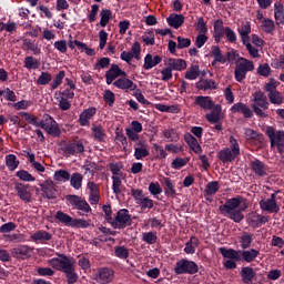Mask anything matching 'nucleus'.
I'll use <instances>...</instances> for the list:
<instances>
[{
    "mask_svg": "<svg viewBox=\"0 0 284 284\" xmlns=\"http://www.w3.org/2000/svg\"><path fill=\"white\" fill-rule=\"evenodd\" d=\"M220 254L223 258H227L223 262L225 270H236V263L243 261L244 263H254L258 258L261 251L256 248H242L234 250L222 246L219 248Z\"/></svg>",
    "mask_w": 284,
    "mask_h": 284,
    "instance_id": "obj_1",
    "label": "nucleus"
},
{
    "mask_svg": "<svg viewBox=\"0 0 284 284\" xmlns=\"http://www.w3.org/2000/svg\"><path fill=\"white\" fill-rule=\"evenodd\" d=\"M247 207H250L247 200L237 195L235 197L227 199L223 205L219 206V210L221 214L226 219H230V221H233V223H241L245 219L243 212H245Z\"/></svg>",
    "mask_w": 284,
    "mask_h": 284,
    "instance_id": "obj_2",
    "label": "nucleus"
},
{
    "mask_svg": "<svg viewBox=\"0 0 284 284\" xmlns=\"http://www.w3.org/2000/svg\"><path fill=\"white\" fill-rule=\"evenodd\" d=\"M194 105H197L201 108V110H211V112L205 115V119L209 123H216V121L220 119L221 110H223V106H221V104L214 103L212 97L210 95L195 97Z\"/></svg>",
    "mask_w": 284,
    "mask_h": 284,
    "instance_id": "obj_3",
    "label": "nucleus"
},
{
    "mask_svg": "<svg viewBox=\"0 0 284 284\" xmlns=\"http://www.w3.org/2000/svg\"><path fill=\"white\" fill-rule=\"evenodd\" d=\"M230 143L231 149L225 148L217 153V159L223 163H234V161H236L237 156L241 154V146L234 136L230 138Z\"/></svg>",
    "mask_w": 284,
    "mask_h": 284,
    "instance_id": "obj_4",
    "label": "nucleus"
},
{
    "mask_svg": "<svg viewBox=\"0 0 284 284\" xmlns=\"http://www.w3.org/2000/svg\"><path fill=\"white\" fill-rule=\"evenodd\" d=\"M247 72H254V62L245 58H240L234 69V79L237 83H243L247 77Z\"/></svg>",
    "mask_w": 284,
    "mask_h": 284,
    "instance_id": "obj_5",
    "label": "nucleus"
},
{
    "mask_svg": "<svg viewBox=\"0 0 284 284\" xmlns=\"http://www.w3.org/2000/svg\"><path fill=\"white\" fill-rule=\"evenodd\" d=\"M253 111L256 114V116H260L261 119H265L267 114H265V111L270 108V102H267V95L263 91H256L253 94Z\"/></svg>",
    "mask_w": 284,
    "mask_h": 284,
    "instance_id": "obj_6",
    "label": "nucleus"
},
{
    "mask_svg": "<svg viewBox=\"0 0 284 284\" xmlns=\"http://www.w3.org/2000/svg\"><path fill=\"white\" fill-rule=\"evenodd\" d=\"M132 225V215L128 209H120L111 222L113 230H125Z\"/></svg>",
    "mask_w": 284,
    "mask_h": 284,
    "instance_id": "obj_7",
    "label": "nucleus"
},
{
    "mask_svg": "<svg viewBox=\"0 0 284 284\" xmlns=\"http://www.w3.org/2000/svg\"><path fill=\"white\" fill-rule=\"evenodd\" d=\"M58 257H53L49 260V265H52L54 270H58V272H68L74 267L75 262L71 261L68 255L63 253H57Z\"/></svg>",
    "mask_w": 284,
    "mask_h": 284,
    "instance_id": "obj_8",
    "label": "nucleus"
},
{
    "mask_svg": "<svg viewBox=\"0 0 284 284\" xmlns=\"http://www.w3.org/2000/svg\"><path fill=\"white\" fill-rule=\"evenodd\" d=\"M174 274L178 276L182 274H199V264L192 260L182 258L175 263Z\"/></svg>",
    "mask_w": 284,
    "mask_h": 284,
    "instance_id": "obj_9",
    "label": "nucleus"
},
{
    "mask_svg": "<svg viewBox=\"0 0 284 284\" xmlns=\"http://www.w3.org/2000/svg\"><path fill=\"white\" fill-rule=\"evenodd\" d=\"M260 209L262 212H268V214H278L281 212V205L276 201V193L271 194L270 199L261 200Z\"/></svg>",
    "mask_w": 284,
    "mask_h": 284,
    "instance_id": "obj_10",
    "label": "nucleus"
},
{
    "mask_svg": "<svg viewBox=\"0 0 284 284\" xmlns=\"http://www.w3.org/2000/svg\"><path fill=\"white\" fill-rule=\"evenodd\" d=\"M93 280L98 284H109L114 281V270L110 267H100L93 275Z\"/></svg>",
    "mask_w": 284,
    "mask_h": 284,
    "instance_id": "obj_11",
    "label": "nucleus"
},
{
    "mask_svg": "<svg viewBox=\"0 0 284 284\" xmlns=\"http://www.w3.org/2000/svg\"><path fill=\"white\" fill-rule=\"evenodd\" d=\"M65 199L75 210H80V212H83L84 214L92 212V207H90V204L85 199L79 195H67Z\"/></svg>",
    "mask_w": 284,
    "mask_h": 284,
    "instance_id": "obj_12",
    "label": "nucleus"
},
{
    "mask_svg": "<svg viewBox=\"0 0 284 284\" xmlns=\"http://www.w3.org/2000/svg\"><path fill=\"white\" fill-rule=\"evenodd\" d=\"M61 151L69 156H74V154H83L85 152V146L83 142H62Z\"/></svg>",
    "mask_w": 284,
    "mask_h": 284,
    "instance_id": "obj_13",
    "label": "nucleus"
},
{
    "mask_svg": "<svg viewBox=\"0 0 284 284\" xmlns=\"http://www.w3.org/2000/svg\"><path fill=\"white\" fill-rule=\"evenodd\" d=\"M119 77H128L125 71L121 70L118 64H112L110 70L105 72V82L106 85H112Z\"/></svg>",
    "mask_w": 284,
    "mask_h": 284,
    "instance_id": "obj_14",
    "label": "nucleus"
},
{
    "mask_svg": "<svg viewBox=\"0 0 284 284\" xmlns=\"http://www.w3.org/2000/svg\"><path fill=\"white\" fill-rule=\"evenodd\" d=\"M41 192L43 199H57V184L53 181L47 180L43 183H40Z\"/></svg>",
    "mask_w": 284,
    "mask_h": 284,
    "instance_id": "obj_15",
    "label": "nucleus"
},
{
    "mask_svg": "<svg viewBox=\"0 0 284 284\" xmlns=\"http://www.w3.org/2000/svg\"><path fill=\"white\" fill-rule=\"evenodd\" d=\"M114 88H118L119 90H123L124 92H134L136 90L138 85L132 80L122 77L113 82Z\"/></svg>",
    "mask_w": 284,
    "mask_h": 284,
    "instance_id": "obj_16",
    "label": "nucleus"
},
{
    "mask_svg": "<svg viewBox=\"0 0 284 284\" xmlns=\"http://www.w3.org/2000/svg\"><path fill=\"white\" fill-rule=\"evenodd\" d=\"M16 192L18 196L24 203H32V193L30 192V184L17 183L16 184Z\"/></svg>",
    "mask_w": 284,
    "mask_h": 284,
    "instance_id": "obj_17",
    "label": "nucleus"
},
{
    "mask_svg": "<svg viewBox=\"0 0 284 284\" xmlns=\"http://www.w3.org/2000/svg\"><path fill=\"white\" fill-rule=\"evenodd\" d=\"M266 136H268L271 141V148H274V145L278 143H284V131H276L274 126H267Z\"/></svg>",
    "mask_w": 284,
    "mask_h": 284,
    "instance_id": "obj_18",
    "label": "nucleus"
},
{
    "mask_svg": "<svg viewBox=\"0 0 284 284\" xmlns=\"http://www.w3.org/2000/svg\"><path fill=\"white\" fill-rule=\"evenodd\" d=\"M231 112H233V114H243L244 119H252L254 116L252 109H250L247 104L243 102H237L232 105Z\"/></svg>",
    "mask_w": 284,
    "mask_h": 284,
    "instance_id": "obj_19",
    "label": "nucleus"
},
{
    "mask_svg": "<svg viewBox=\"0 0 284 284\" xmlns=\"http://www.w3.org/2000/svg\"><path fill=\"white\" fill-rule=\"evenodd\" d=\"M11 254L13 258H21V261H26V258H30V256H32V248L28 245H20L12 248Z\"/></svg>",
    "mask_w": 284,
    "mask_h": 284,
    "instance_id": "obj_20",
    "label": "nucleus"
},
{
    "mask_svg": "<svg viewBox=\"0 0 284 284\" xmlns=\"http://www.w3.org/2000/svg\"><path fill=\"white\" fill-rule=\"evenodd\" d=\"M247 221H248V225H251V227H254V230H256V227H261V225H265V223H268L270 216H265L257 213H251L248 215Z\"/></svg>",
    "mask_w": 284,
    "mask_h": 284,
    "instance_id": "obj_21",
    "label": "nucleus"
},
{
    "mask_svg": "<svg viewBox=\"0 0 284 284\" xmlns=\"http://www.w3.org/2000/svg\"><path fill=\"white\" fill-rule=\"evenodd\" d=\"M240 276L242 278V283L253 284L256 278V271H254L252 266H243L241 268Z\"/></svg>",
    "mask_w": 284,
    "mask_h": 284,
    "instance_id": "obj_22",
    "label": "nucleus"
},
{
    "mask_svg": "<svg viewBox=\"0 0 284 284\" xmlns=\"http://www.w3.org/2000/svg\"><path fill=\"white\" fill-rule=\"evenodd\" d=\"M94 114H97V108L94 106H90L88 109H85L79 116L78 123L82 126L85 128L88 125H90V120L92 119V116H94Z\"/></svg>",
    "mask_w": 284,
    "mask_h": 284,
    "instance_id": "obj_23",
    "label": "nucleus"
},
{
    "mask_svg": "<svg viewBox=\"0 0 284 284\" xmlns=\"http://www.w3.org/2000/svg\"><path fill=\"white\" fill-rule=\"evenodd\" d=\"M251 169L256 174V176H267V165H265V162L255 159L251 162Z\"/></svg>",
    "mask_w": 284,
    "mask_h": 284,
    "instance_id": "obj_24",
    "label": "nucleus"
},
{
    "mask_svg": "<svg viewBox=\"0 0 284 284\" xmlns=\"http://www.w3.org/2000/svg\"><path fill=\"white\" fill-rule=\"evenodd\" d=\"M168 65L172 71L175 70L176 72H183V70L187 69V62L180 58H169Z\"/></svg>",
    "mask_w": 284,
    "mask_h": 284,
    "instance_id": "obj_25",
    "label": "nucleus"
},
{
    "mask_svg": "<svg viewBox=\"0 0 284 284\" xmlns=\"http://www.w3.org/2000/svg\"><path fill=\"white\" fill-rule=\"evenodd\" d=\"M166 22L169 23L170 28H174V30H179L181 26L185 23V17L183 14L171 13L166 18Z\"/></svg>",
    "mask_w": 284,
    "mask_h": 284,
    "instance_id": "obj_26",
    "label": "nucleus"
},
{
    "mask_svg": "<svg viewBox=\"0 0 284 284\" xmlns=\"http://www.w3.org/2000/svg\"><path fill=\"white\" fill-rule=\"evenodd\" d=\"M184 141L189 145L190 150H192L195 154H201V152H203L201 144H199V140H196V138H194V135L191 133L184 134Z\"/></svg>",
    "mask_w": 284,
    "mask_h": 284,
    "instance_id": "obj_27",
    "label": "nucleus"
},
{
    "mask_svg": "<svg viewBox=\"0 0 284 284\" xmlns=\"http://www.w3.org/2000/svg\"><path fill=\"white\" fill-rule=\"evenodd\" d=\"M163 181L165 196H168V199H174V196H176V184H174V181L170 178H164Z\"/></svg>",
    "mask_w": 284,
    "mask_h": 284,
    "instance_id": "obj_28",
    "label": "nucleus"
},
{
    "mask_svg": "<svg viewBox=\"0 0 284 284\" xmlns=\"http://www.w3.org/2000/svg\"><path fill=\"white\" fill-rule=\"evenodd\" d=\"M195 88L197 90H203V92H207V90H216V88H219V85L216 84V81H214L212 79H200L195 83Z\"/></svg>",
    "mask_w": 284,
    "mask_h": 284,
    "instance_id": "obj_29",
    "label": "nucleus"
},
{
    "mask_svg": "<svg viewBox=\"0 0 284 284\" xmlns=\"http://www.w3.org/2000/svg\"><path fill=\"white\" fill-rule=\"evenodd\" d=\"M161 61H163V58H161V55H152L151 53H148L144 58L143 68L145 70H152V68H156V65H159Z\"/></svg>",
    "mask_w": 284,
    "mask_h": 284,
    "instance_id": "obj_30",
    "label": "nucleus"
},
{
    "mask_svg": "<svg viewBox=\"0 0 284 284\" xmlns=\"http://www.w3.org/2000/svg\"><path fill=\"white\" fill-rule=\"evenodd\" d=\"M31 241L34 243H45L48 241H52V234L48 231L40 230L31 235Z\"/></svg>",
    "mask_w": 284,
    "mask_h": 284,
    "instance_id": "obj_31",
    "label": "nucleus"
},
{
    "mask_svg": "<svg viewBox=\"0 0 284 284\" xmlns=\"http://www.w3.org/2000/svg\"><path fill=\"white\" fill-rule=\"evenodd\" d=\"M213 30L214 40L216 41V43H219L221 39L225 37V27H223V20H215L213 24Z\"/></svg>",
    "mask_w": 284,
    "mask_h": 284,
    "instance_id": "obj_32",
    "label": "nucleus"
},
{
    "mask_svg": "<svg viewBox=\"0 0 284 284\" xmlns=\"http://www.w3.org/2000/svg\"><path fill=\"white\" fill-rule=\"evenodd\" d=\"M199 245H201V241H199V237L192 235L190 241L185 243V254H196V247H199Z\"/></svg>",
    "mask_w": 284,
    "mask_h": 284,
    "instance_id": "obj_33",
    "label": "nucleus"
},
{
    "mask_svg": "<svg viewBox=\"0 0 284 284\" xmlns=\"http://www.w3.org/2000/svg\"><path fill=\"white\" fill-rule=\"evenodd\" d=\"M252 243H254V234L244 232L240 237V245L242 250H250L252 247Z\"/></svg>",
    "mask_w": 284,
    "mask_h": 284,
    "instance_id": "obj_34",
    "label": "nucleus"
},
{
    "mask_svg": "<svg viewBox=\"0 0 284 284\" xmlns=\"http://www.w3.org/2000/svg\"><path fill=\"white\" fill-rule=\"evenodd\" d=\"M91 132L93 134L94 141H98L99 143H103V141H105V130L103 126L93 124Z\"/></svg>",
    "mask_w": 284,
    "mask_h": 284,
    "instance_id": "obj_35",
    "label": "nucleus"
},
{
    "mask_svg": "<svg viewBox=\"0 0 284 284\" xmlns=\"http://www.w3.org/2000/svg\"><path fill=\"white\" fill-rule=\"evenodd\" d=\"M54 219L55 221H59V223H62V225H65V227H72V216L68 215L63 211H58Z\"/></svg>",
    "mask_w": 284,
    "mask_h": 284,
    "instance_id": "obj_36",
    "label": "nucleus"
},
{
    "mask_svg": "<svg viewBox=\"0 0 284 284\" xmlns=\"http://www.w3.org/2000/svg\"><path fill=\"white\" fill-rule=\"evenodd\" d=\"M199 77H201V69L199 68V65L193 64L185 72L184 79H186L187 81H196Z\"/></svg>",
    "mask_w": 284,
    "mask_h": 284,
    "instance_id": "obj_37",
    "label": "nucleus"
},
{
    "mask_svg": "<svg viewBox=\"0 0 284 284\" xmlns=\"http://www.w3.org/2000/svg\"><path fill=\"white\" fill-rule=\"evenodd\" d=\"M69 181L73 190H81L83 186V174L75 172L70 176Z\"/></svg>",
    "mask_w": 284,
    "mask_h": 284,
    "instance_id": "obj_38",
    "label": "nucleus"
},
{
    "mask_svg": "<svg viewBox=\"0 0 284 284\" xmlns=\"http://www.w3.org/2000/svg\"><path fill=\"white\" fill-rule=\"evenodd\" d=\"M274 17H275V21H277V24L283 23V21H284V7H283V3H281V1H276L274 3Z\"/></svg>",
    "mask_w": 284,
    "mask_h": 284,
    "instance_id": "obj_39",
    "label": "nucleus"
},
{
    "mask_svg": "<svg viewBox=\"0 0 284 284\" xmlns=\"http://www.w3.org/2000/svg\"><path fill=\"white\" fill-rule=\"evenodd\" d=\"M54 118H52L50 114H44L42 119L39 120L38 128H41L42 130H44V132H47L52 123H54Z\"/></svg>",
    "mask_w": 284,
    "mask_h": 284,
    "instance_id": "obj_40",
    "label": "nucleus"
},
{
    "mask_svg": "<svg viewBox=\"0 0 284 284\" xmlns=\"http://www.w3.org/2000/svg\"><path fill=\"white\" fill-rule=\"evenodd\" d=\"M270 103L273 105H283L284 103V97L281 94L280 91H274L273 93L267 94Z\"/></svg>",
    "mask_w": 284,
    "mask_h": 284,
    "instance_id": "obj_41",
    "label": "nucleus"
},
{
    "mask_svg": "<svg viewBox=\"0 0 284 284\" xmlns=\"http://www.w3.org/2000/svg\"><path fill=\"white\" fill-rule=\"evenodd\" d=\"M211 57L219 63H225V55H223V51H221V47L212 45L211 47Z\"/></svg>",
    "mask_w": 284,
    "mask_h": 284,
    "instance_id": "obj_42",
    "label": "nucleus"
},
{
    "mask_svg": "<svg viewBox=\"0 0 284 284\" xmlns=\"http://www.w3.org/2000/svg\"><path fill=\"white\" fill-rule=\"evenodd\" d=\"M100 26L101 28H105L109 23L110 20L112 19V10L110 9H102L100 12Z\"/></svg>",
    "mask_w": 284,
    "mask_h": 284,
    "instance_id": "obj_43",
    "label": "nucleus"
},
{
    "mask_svg": "<svg viewBox=\"0 0 284 284\" xmlns=\"http://www.w3.org/2000/svg\"><path fill=\"white\" fill-rule=\"evenodd\" d=\"M6 165L10 172H14L17 168H19V160H17V155L9 154L6 156Z\"/></svg>",
    "mask_w": 284,
    "mask_h": 284,
    "instance_id": "obj_44",
    "label": "nucleus"
},
{
    "mask_svg": "<svg viewBox=\"0 0 284 284\" xmlns=\"http://www.w3.org/2000/svg\"><path fill=\"white\" fill-rule=\"evenodd\" d=\"M109 170L112 174V176H123V163L121 162H111L109 163Z\"/></svg>",
    "mask_w": 284,
    "mask_h": 284,
    "instance_id": "obj_45",
    "label": "nucleus"
},
{
    "mask_svg": "<svg viewBox=\"0 0 284 284\" xmlns=\"http://www.w3.org/2000/svg\"><path fill=\"white\" fill-rule=\"evenodd\" d=\"M221 186H219V181H212L206 184V187L204 190V194L206 196H214L216 192H219Z\"/></svg>",
    "mask_w": 284,
    "mask_h": 284,
    "instance_id": "obj_46",
    "label": "nucleus"
},
{
    "mask_svg": "<svg viewBox=\"0 0 284 284\" xmlns=\"http://www.w3.org/2000/svg\"><path fill=\"white\" fill-rule=\"evenodd\" d=\"M39 60L32 55H28L24 58V68L27 70H39Z\"/></svg>",
    "mask_w": 284,
    "mask_h": 284,
    "instance_id": "obj_47",
    "label": "nucleus"
},
{
    "mask_svg": "<svg viewBox=\"0 0 284 284\" xmlns=\"http://www.w3.org/2000/svg\"><path fill=\"white\" fill-rule=\"evenodd\" d=\"M65 278L68 284H74L79 282V274L77 273L75 266H73L71 270L65 271Z\"/></svg>",
    "mask_w": 284,
    "mask_h": 284,
    "instance_id": "obj_48",
    "label": "nucleus"
},
{
    "mask_svg": "<svg viewBox=\"0 0 284 284\" xmlns=\"http://www.w3.org/2000/svg\"><path fill=\"white\" fill-rule=\"evenodd\" d=\"M142 241H144V243H148V245H154V243L159 241V236H156V232H145L142 233Z\"/></svg>",
    "mask_w": 284,
    "mask_h": 284,
    "instance_id": "obj_49",
    "label": "nucleus"
},
{
    "mask_svg": "<svg viewBox=\"0 0 284 284\" xmlns=\"http://www.w3.org/2000/svg\"><path fill=\"white\" fill-rule=\"evenodd\" d=\"M263 30L266 34H272L274 30H276V26L274 24V20L270 18H265L262 22Z\"/></svg>",
    "mask_w": 284,
    "mask_h": 284,
    "instance_id": "obj_50",
    "label": "nucleus"
},
{
    "mask_svg": "<svg viewBox=\"0 0 284 284\" xmlns=\"http://www.w3.org/2000/svg\"><path fill=\"white\" fill-rule=\"evenodd\" d=\"M19 116H22V119H24V121H28L30 125L39 128V118L32 115L31 113L21 111L19 112Z\"/></svg>",
    "mask_w": 284,
    "mask_h": 284,
    "instance_id": "obj_51",
    "label": "nucleus"
},
{
    "mask_svg": "<svg viewBox=\"0 0 284 284\" xmlns=\"http://www.w3.org/2000/svg\"><path fill=\"white\" fill-rule=\"evenodd\" d=\"M114 254L116 258H122V260L130 258V250H128V247L125 246H115Z\"/></svg>",
    "mask_w": 284,
    "mask_h": 284,
    "instance_id": "obj_52",
    "label": "nucleus"
},
{
    "mask_svg": "<svg viewBox=\"0 0 284 284\" xmlns=\"http://www.w3.org/2000/svg\"><path fill=\"white\" fill-rule=\"evenodd\" d=\"M63 79H65V71H59V73L54 77L53 81L50 83L51 90H57L61 83H63Z\"/></svg>",
    "mask_w": 284,
    "mask_h": 284,
    "instance_id": "obj_53",
    "label": "nucleus"
},
{
    "mask_svg": "<svg viewBox=\"0 0 284 284\" xmlns=\"http://www.w3.org/2000/svg\"><path fill=\"white\" fill-rule=\"evenodd\" d=\"M112 179V191L113 194H121V190L123 187V182L121 181V176H111Z\"/></svg>",
    "mask_w": 284,
    "mask_h": 284,
    "instance_id": "obj_54",
    "label": "nucleus"
},
{
    "mask_svg": "<svg viewBox=\"0 0 284 284\" xmlns=\"http://www.w3.org/2000/svg\"><path fill=\"white\" fill-rule=\"evenodd\" d=\"M45 132L47 134H50V136H53V139L61 136V129L59 128L57 120L49 126V129H47Z\"/></svg>",
    "mask_w": 284,
    "mask_h": 284,
    "instance_id": "obj_55",
    "label": "nucleus"
},
{
    "mask_svg": "<svg viewBox=\"0 0 284 284\" xmlns=\"http://www.w3.org/2000/svg\"><path fill=\"white\" fill-rule=\"evenodd\" d=\"M71 227L88 230V227H90V220L88 221L83 219H73Z\"/></svg>",
    "mask_w": 284,
    "mask_h": 284,
    "instance_id": "obj_56",
    "label": "nucleus"
},
{
    "mask_svg": "<svg viewBox=\"0 0 284 284\" xmlns=\"http://www.w3.org/2000/svg\"><path fill=\"white\" fill-rule=\"evenodd\" d=\"M52 81V73L50 72H41L40 77L37 80L38 85H48Z\"/></svg>",
    "mask_w": 284,
    "mask_h": 284,
    "instance_id": "obj_57",
    "label": "nucleus"
},
{
    "mask_svg": "<svg viewBox=\"0 0 284 284\" xmlns=\"http://www.w3.org/2000/svg\"><path fill=\"white\" fill-rule=\"evenodd\" d=\"M195 29L199 31V34H207V22H205V19H203V17H200L197 19V22L195 23Z\"/></svg>",
    "mask_w": 284,
    "mask_h": 284,
    "instance_id": "obj_58",
    "label": "nucleus"
},
{
    "mask_svg": "<svg viewBox=\"0 0 284 284\" xmlns=\"http://www.w3.org/2000/svg\"><path fill=\"white\" fill-rule=\"evenodd\" d=\"M164 139H168L171 142L179 141V132H176V129H169L163 131Z\"/></svg>",
    "mask_w": 284,
    "mask_h": 284,
    "instance_id": "obj_59",
    "label": "nucleus"
},
{
    "mask_svg": "<svg viewBox=\"0 0 284 284\" xmlns=\"http://www.w3.org/2000/svg\"><path fill=\"white\" fill-rule=\"evenodd\" d=\"M138 205L141 207L142 212H145V210H152V207H154V200L144 197L139 202Z\"/></svg>",
    "mask_w": 284,
    "mask_h": 284,
    "instance_id": "obj_60",
    "label": "nucleus"
},
{
    "mask_svg": "<svg viewBox=\"0 0 284 284\" xmlns=\"http://www.w3.org/2000/svg\"><path fill=\"white\" fill-rule=\"evenodd\" d=\"M70 172L65 170H58L54 172V181H70Z\"/></svg>",
    "mask_w": 284,
    "mask_h": 284,
    "instance_id": "obj_61",
    "label": "nucleus"
},
{
    "mask_svg": "<svg viewBox=\"0 0 284 284\" xmlns=\"http://www.w3.org/2000/svg\"><path fill=\"white\" fill-rule=\"evenodd\" d=\"M278 81L271 79L265 85H264V90L265 92H267L268 94H272L274 92H276L277 88H278Z\"/></svg>",
    "mask_w": 284,
    "mask_h": 284,
    "instance_id": "obj_62",
    "label": "nucleus"
},
{
    "mask_svg": "<svg viewBox=\"0 0 284 284\" xmlns=\"http://www.w3.org/2000/svg\"><path fill=\"white\" fill-rule=\"evenodd\" d=\"M110 58H101L98 62L93 65V70H105L110 65Z\"/></svg>",
    "mask_w": 284,
    "mask_h": 284,
    "instance_id": "obj_63",
    "label": "nucleus"
},
{
    "mask_svg": "<svg viewBox=\"0 0 284 284\" xmlns=\"http://www.w3.org/2000/svg\"><path fill=\"white\" fill-rule=\"evenodd\" d=\"M16 176H18V179H20V181H27V182H32L34 181V176H32V174H30L28 171L26 170H20L16 173Z\"/></svg>",
    "mask_w": 284,
    "mask_h": 284,
    "instance_id": "obj_64",
    "label": "nucleus"
}]
</instances>
